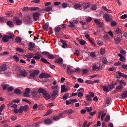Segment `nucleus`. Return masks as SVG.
<instances>
[{
  "label": "nucleus",
  "instance_id": "obj_1",
  "mask_svg": "<svg viewBox=\"0 0 127 127\" xmlns=\"http://www.w3.org/2000/svg\"><path fill=\"white\" fill-rule=\"evenodd\" d=\"M14 38V35L10 33L9 35L4 36L2 38V40L4 42H8L10 39H13Z\"/></svg>",
  "mask_w": 127,
  "mask_h": 127
},
{
  "label": "nucleus",
  "instance_id": "obj_2",
  "mask_svg": "<svg viewBox=\"0 0 127 127\" xmlns=\"http://www.w3.org/2000/svg\"><path fill=\"white\" fill-rule=\"evenodd\" d=\"M41 61H42V62H43L44 63H45V64H48L51 69H54L55 68V66L51 64H50V62H48V61H47V60H46V59L41 58Z\"/></svg>",
  "mask_w": 127,
  "mask_h": 127
},
{
  "label": "nucleus",
  "instance_id": "obj_3",
  "mask_svg": "<svg viewBox=\"0 0 127 127\" xmlns=\"http://www.w3.org/2000/svg\"><path fill=\"white\" fill-rule=\"evenodd\" d=\"M39 16H40V13L38 12L34 13L33 15V19L34 21H37L39 19Z\"/></svg>",
  "mask_w": 127,
  "mask_h": 127
},
{
  "label": "nucleus",
  "instance_id": "obj_4",
  "mask_svg": "<svg viewBox=\"0 0 127 127\" xmlns=\"http://www.w3.org/2000/svg\"><path fill=\"white\" fill-rule=\"evenodd\" d=\"M42 123H44V124H45L46 125H51V124H52V123H53V121L48 118L47 119H45L42 121Z\"/></svg>",
  "mask_w": 127,
  "mask_h": 127
},
{
  "label": "nucleus",
  "instance_id": "obj_5",
  "mask_svg": "<svg viewBox=\"0 0 127 127\" xmlns=\"http://www.w3.org/2000/svg\"><path fill=\"white\" fill-rule=\"evenodd\" d=\"M81 7L84 8V9L86 11H88V9H89V8L91 7V5H90V4L88 3H84L81 5Z\"/></svg>",
  "mask_w": 127,
  "mask_h": 127
},
{
  "label": "nucleus",
  "instance_id": "obj_6",
  "mask_svg": "<svg viewBox=\"0 0 127 127\" xmlns=\"http://www.w3.org/2000/svg\"><path fill=\"white\" fill-rule=\"evenodd\" d=\"M55 63H57L58 64H59V65H62L64 63L63 59L61 58H59L55 60L54 61Z\"/></svg>",
  "mask_w": 127,
  "mask_h": 127
},
{
  "label": "nucleus",
  "instance_id": "obj_7",
  "mask_svg": "<svg viewBox=\"0 0 127 127\" xmlns=\"http://www.w3.org/2000/svg\"><path fill=\"white\" fill-rule=\"evenodd\" d=\"M40 79H42V78H44V79H47L50 77V74L42 73L41 74H40Z\"/></svg>",
  "mask_w": 127,
  "mask_h": 127
},
{
  "label": "nucleus",
  "instance_id": "obj_8",
  "mask_svg": "<svg viewBox=\"0 0 127 127\" xmlns=\"http://www.w3.org/2000/svg\"><path fill=\"white\" fill-rule=\"evenodd\" d=\"M14 20L16 22L17 25H21L22 24V21L20 20L18 17H14Z\"/></svg>",
  "mask_w": 127,
  "mask_h": 127
},
{
  "label": "nucleus",
  "instance_id": "obj_9",
  "mask_svg": "<svg viewBox=\"0 0 127 127\" xmlns=\"http://www.w3.org/2000/svg\"><path fill=\"white\" fill-rule=\"evenodd\" d=\"M20 108H21L22 113H23V112H27V111H28V109H29V106H28V105H26L24 106H20Z\"/></svg>",
  "mask_w": 127,
  "mask_h": 127
},
{
  "label": "nucleus",
  "instance_id": "obj_10",
  "mask_svg": "<svg viewBox=\"0 0 127 127\" xmlns=\"http://www.w3.org/2000/svg\"><path fill=\"white\" fill-rule=\"evenodd\" d=\"M30 93V89L29 88H27L25 89V93H24V97L26 98H29V93Z\"/></svg>",
  "mask_w": 127,
  "mask_h": 127
},
{
  "label": "nucleus",
  "instance_id": "obj_11",
  "mask_svg": "<svg viewBox=\"0 0 127 127\" xmlns=\"http://www.w3.org/2000/svg\"><path fill=\"white\" fill-rule=\"evenodd\" d=\"M39 74V70H35L33 72L30 73L31 77H32V78H35Z\"/></svg>",
  "mask_w": 127,
  "mask_h": 127
},
{
  "label": "nucleus",
  "instance_id": "obj_12",
  "mask_svg": "<svg viewBox=\"0 0 127 127\" xmlns=\"http://www.w3.org/2000/svg\"><path fill=\"white\" fill-rule=\"evenodd\" d=\"M67 72L68 75H69V76H71V75H72L73 73H75V70H74V69L72 68L71 67H67Z\"/></svg>",
  "mask_w": 127,
  "mask_h": 127
},
{
  "label": "nucleus",
  "instance_id": "obj_13",
  "mask_svg": "<svg viewBox=\"0 0 127 127\" xmlns=\"http://www.w3.org/2000/svg\"><path fill=\"white\" fill-rule=\"evenodd\" d=\"M7 70V66L6 64H2L0 68V72H4V71H6Z\"/></svg>",
  "mask_w": 127,
  "mask_h": 127
},
{
  "label": "nucleus",
  "instance_id": "obj_14",
  "mask_svg": "<svg viewBox=\"0 0 127 127\" xmlns=\"http://www.w3.org/2000/svg\"><path fill=\"white\" fill-rule=\"evenodd\" d=\"M61 93H65V92H68V89L66 88V85H62L61 86Z\"/></svg>",
  "mask_w": 127,
  "mask_h": 127
},
{
  "label": "nucleus",
  "instance_id": "obj_15",
  "mask_svg": "<svg viewBox=\"0 0 127 127\" xmlns=\"http://www.w3.org/2000/svg\"><path fill=\"white\" fill-rule=\"evenodd\" d=\"M32 96L34 100H38V99H39V95H38V93L36 92H33Z\"/></svg>",
  "mask_w": 127,
  "mask_h": 127
},
{
  "label": "nucleus",
  "instance_id": "obj_16",
  "mask_svg": "<svg viewBox=\"0 0 127 127\" xmlns=\"http://www.w3.org/2000/svg\"><path fill=\"white\" fill-rule=\"evenodd\" d=\"M103 18L104 19H105V21H107V22L109 21H110L111 20V18H110V15L108 14H106L104 15Z\"/></svg>",
  "mask_w": 127,
  "mask_h": 127
},
{
  "label": "nucleus",
  "instance_id": "obj_17",
  "mask_svg": "<svg viewBox=\"0 0 127 127\" xmlns=\"http://www.w3.org/2000/svg\"><path fill=\"white\" fill-rule=\"evenodd\" d=\"M38 92L39 94H42L43 95L46 93L47 92V91H46V90L45 89H43V88H40L39 89H38Z\"/></svg>",
  "mask_w": 127,
  "mask_h": 127
},
{
  "label": "nucleus",
  "instance_id": "obj_18",
  "mask_svg": "<svg viewBox=\"0 0 127 127\" xmlns=\"http://www.w3.org/2000/svg\"><path fill=\"white\" fill-rule=\"evenodd\" d=\"M118 74L120 77H122V78H124L125 79H126L127 80V75L121 73L120 71H118Z\"/></svg>",
  "mask_w": 127,
  "mask_h": 127
},
{
  "label": "nucleus",
  "instance_id": "obj_19",
  "mask_svg": "<svg viewBox=\"0 0 127 127\" xmlns=\"http://www.w3.org/2000/svg\"><path fill=\"white\" fill-rule=\"evenodd\" d=\"M8 107H11V108H14V109H16L17 108V104H13V102H11L8 105Z\"/></svg>",
  "mask_w": 127,
  "mask_h": 127
},
{
  "label": "nucleus",
  "instance_id": "obj_20",
  "mask_svg": "<svg viewBox=\"0 0 127 127\" xmlns=\"http://www.w3.org/2000/svg\"><path fill=\"white\" fill-rule=\"evenodd\" d=\"M73 113V110L68 109L64 112V114H66V115H71Z\"/></svg>",
  "mask_w": 127,
  "mask_h": 127
},
{
  "label": "nucleus",
  "instance_id": "obj_21",
  "mask_svg": "<svg viewBox=\"0 0 127 127\" xmlns=\"http://www.w3.org/2000/svg\"><path fill=\"white\" fill-rule=\"evenodd\" d=\"M43 97L44 98V99H45L46 100H49L50 99V98H51V96H50V95H49V94L47 93V92H46L44 95H43Z\"/></svg>",
  "mask_w": 127,
  "mask_h": 127
},
{
  "label": "nucleus",
  "instance_id": "obj_22",
  "mask_svg": "<svg viewBox=\"0 0 127 127\" xmlns=\"http://www.w3.org/2000/svg\"><path fill=\"white\" fill-rule=\"evenodd\" d=\"M61 42H62L63 45L62 46V47L63 48H67V47H68V44H67L66 42H64V40H62L61 41Z\"/></svg>",
  "mask_w": 127,
  "mask_h": 127
},
{
  "label": "nucleus",
  "instance_id": "obj_23",
  "mask_svg": "<svg viewBox=\"0 0 127 127\" xmlns=\"http://www.w3.org/2000/svg\"><path fill=\"white\" fill-rule=\"evenodd\" d=\"M20 74L21 76H22V77H26V76H27V73L24 70H21Z\"/></svg>",
  "mask_w": 127,
  "mask_h": 127
},
{
  "label": "nucleus",
  "instance_id": "obj_24",
  "mask_svg": "<svg viewBox=\"0 0 127 127\" xmlns=\"http://www.w3.org/2000/svg\"><path fill=\"white\" fill-rule=\"evenodd\" d=\"M35 46V44H34L33 42H30L29 43L28 47L29 49H31L32 48H34V47Z\"/></svg>",
  "mask_w": 127,
  "mask_h": 127
},
{
  "label": "nucleus",
  "instance_id": "obj_25",
  "mask_svg": "<svg viewBox=\"0 0 127 127\" xmlns=\"http://www.w3.org/2000/svg\"><path fill=\"white\" fill-rule=\"evenodd\" d=\"M14 113H16V114H22V111L21 110V109L20 107V109H15L14 110Z\"/></svg>",
  "mask_w": 127,
  "mask_h": 127
},
{
  "label": "nucleus",
  "instance_id": "obj_26",
  "mask_svg": "<svg viewBox=\"0 0 127 127\" xmlns=\"http://www.w3.org/2000/svg\"><path fill=\"white\" fill-rule=\"evenodd\" d=\"M40 57H41V54L37 53L36 54V56L33 57L34 59H37L39 60L40 59Z\"/></svg>",
  "mask_w": 127,
  "mask_h": 127
},
{
  "label": "nucleus",
  "instance_id": "obj_27",
  "mask_svg": "<svg viewBox=\"0 0 127 127\" xmlns=\"http://www.w3.org/2000/svg\"><path fill=\"white\" fill-rule=\"evenodd\" d=\"M24 56L27 58H32L33 57V54L31 53H29L27 55H25Z\"/></svg>",
  "mask_w": 127,
  "mask_h": 127
},
{
  "label": "nucleus",
  "instance_id": "obj_28",
  "mask_svg": "<svg viewBox=\"0 0 127 127\" xmlns=\"http://www.w3.org/2000/svg\"><path fill=\"white\" fill-rule=\"evenodd\" d=\"M7 24L10 27H14V24L12 23V22H11V21H7Z\"/></svg>",
  "mask_w": 127,
  "mask_h": 127
},
{
  "label": "nucleus",
  "instance_id": "obj_29",
  "mask_svg": "<svg viewBox=\"0 0 127 127\" xmlns=\"http://www.w3.org/2000/svg\"><path fill=\"white\" fill-rule=\"evenodd\" d=\"M121 42V38L117 37L115 39V44H119Z\"/></svg>",
  "mask_w": 127,
  "mask_h": 127
},
{
  "label": "nucleus",
  "instance_id": "obj_30",
  "mask_svg": "<svg viewBox=\"0 0 127 127\" xmlns=\"http://www.w3.org/2000/svg\"><path fill=\"white\" fill-rule=\"evenodd\" d=\"M93 71H99L101 68L99 66H97V65H95L92 67Z\"/></svg>",
  "mask_w": 127,
  "mask_h": 127
},
{
  "label": "nucleus",
  "instance_id": "obj_31",
  "mask_svg": "<svg viewBox=\"0 0 127 127\" xmlns=\"http://www.w3.org/2000/svg\"><path fill=\"white\" fill-rule=\"evenodd\" d=\"M14 93H15L17 95H20L22 93V92L18 89H16L14 90Z\"/></svg>",
  "mask_w": 127,
  "mask_h": 127
},
{
  "label": "nucleus",
  "instance_id": "obj_32",
  "mask_svg": "<svg viewBox=\"0 0 127 127\" xmlns=\"http://www.w3.org/2000/svg\"><path fill=\"white\" fill-rule=\"evenodd\" d=\"M86 98V101H87V102H91V101H92V97L90 96V95L87 94Z\"/></svg>",
  "mask_w": 127,
  "mask_h": 127
},
{
  "label": "nucleus",
  "instance_id": "obj_33",
  "mask_svg": "<svg viewBox=\"0 0 127 127\" xmlns=\"http://www.w3.org/2000/svg\"><path fill=\"white\" fill-rule=\"evenodd\" d=\"M45 10L47 11V12H49V11H51L52 10V6H48L45 9Z\"/></svg>",
  "mask_w": 127,
  "mask_h": 127
},
{
  "label": "nucleus",
  "instance_id": "obj_34",
  "mask_svg": "<svg viewBox=\"0 0 127 127\" xmlns=\"http://www.w3.org/2000/svg\"><path fill=\"white\" fill-rule=\"evenodd\" d=\"M115 32L117 34H121V33H122V30L120 28H117Z\"/></svg>",
  "mask_w": 127,
  "mask_h": 127
},
{
  "label": "nucleus",
  "instance_id": "obj_35",
  "mask_svg": "<svg viewBox=\"0 0 127 127\" xmlns=\"http://www.w3.org/2000/svg\"><path fill=\"white\" fill-rule=\"evenodd\" d=\"M53 111V110L52 109H49L47 111V112L46 113L44 116H49V115H50V114L52 113V112Z\"/></svg>",
  "mask_w": 127,
  "mask_h": 127
},
{
  "label": "nucleus",
  "instance_id": "obj_36",
  "mask_svg": "<svg viewBox=\"0 0 127 127\" xmlns=\"http://www.w3.org/2000/svg\"><path fill=\"white\" fill-rule=\"evenodd\" d=\"M80 7H82V5L80 4L76 3L74 5V8L75 9H78L80 8Z\"/></svg>",
  "mask_w": 127,
  "mask_h": 127
},
{
  "label": "nucleus",
  "instance_id": "obj_37",
  "mask_svg": "<svg viewBox=\"0 0 127 127\" xmlns=\"http://www.w3.org/2000/svg\"><path fill=\"white\" fill-rule=\"evenodd\" d=\"M102 89L104 92H109V87L108 86H102Z\"/></svg>",
  "mask_w": 127,
  "mask_h": 127
},
{
  "label": "nucleus",
  "instance_id": "obj_38",
  "mask_svg": "<svg viewBox=\"0 0 127 127\" xmlns=\"http://www.w3.org/2000/svg\"><path fill=\"white\" fill-rule=\"evenodd\" d=\"M5 108V105L3 104L1 105V106L0 107V115H1V112L2 111H3V109Z\"/></svg>",
  "mask_w": 127,
  "mask_h": 127
},
{
  "label": "nucleus",
  "instance_id": "obj_39",
  "mask_svg": "<svg viewBox=\"0 0 127 127\" xmlns=\"http://www.w3.org/2000/svg\"><path fill=\"white\" fill-rule=\"evenodd\" d=\"M5 108V105L3 104L1 105V106L0 107V115H1V112L2 111H3V109Z\"/></svg>",
  "mask_w": 127,
  "mask_h": 127
},
{
  "label": "nucleus",
  "instance_id": "obj_40",
  "mask_svg": "<svg viewBox=\"0 0 127 127\" xmlns=\"http://www.w3.org/2000/svg\"><path fill=\"white\" fill-rule=\"evenodd\" d=\"M108 88H109V90H110V91H112V90H113V89H114L115 88V84H111L108 85Z\"/></svg>",
  "mask_w": 127,
  "mask_h": 127
},
{
  "label": "nucleus",
  "instance_id": "obj_41",
  "mask_svg": "<svg viewBox=\"0 0 127 127\" xmlns=\"http://www.w3.org/2000/svg\"><path fill=\"white\" fill-rule=\"evenodd\" d=\"M86 110L87 112H88V113H90V112H92V111H93V107H86Z\"/></svg>",
  "mask_w": 127,
  "mask_h": 127
},
{
  "label": "nucleus",
  "instance_id": "obj_42",
  "mask_svg": "<svg viewBox=\"0 0 127 127\" xmlns=\"http://www.w3.org/2000/svg\"><path fill=\"white\" fill-rule=\"evenodd\" d=\"M69 98V94L66 93L65 95H64L63 97V99L64 100V101H66L67 99Z\"/></svg>",
  "mask_w": 127,
  "mask_h": 127
},
{
  "label": "nucleus",
  "instance_id": "obj_43",
  "mask_svg": "<svg viewBox=\"0 0 127 127\" xmlns=\"http://www.w3.org/2000/svg\"><path fill=\"white\" fill-rule=\"evenodd\" d=\"M102 8H103V10H105V11H107L109 13H111V12H112V11L111 10L108 9L106 7H105L104 6H102Z\"/></svg>",
  "mask_w": 127,
  "mask_h": 127
},
{
  "label": "nucleus",
  "instance_id": "obj_44",
  "mask_svg": "<svg viewBox=\"0 0 127 127\" xmlns=\"http://www.w3.org/2000/svg\"><path fill=\"white\" fill-rule=\"evenodd\" d=\"M48 58H49V59H54V55L49 53V55H48Z\"/></svg>",
  "mask_w": 127,
  "mask_h": 127
},
{
  "label": "nucleus",
  "instance_id": "obj_45",
  "mask_svg": "<svg viewBox=\"0 0 127 127\" xmlns=\"http://www.w3.org/2000/svg\"><path fill=\"white\" fill-rule=\"evenodd\" d=\"M110 103H111V98L107 97L106 98V105H109V104H110Z\"/></svg>",
  "mask_w": 127,
  "mask_h": 127
},
{
  "label": "nucleus",
  "instance_id": "obj_46",
  "mask_svg": "<svg viewBox=\"0 0 127 127\" xmlns=\"http://www.w3.org/2000/svg\"><path fill=\"white\" fill-rule=\"evenodd\" d=\"M15 41L17 43H20V42H21V38L19 37H17L15 39Z\"/></svg>",
  "mask_w": 127,
  "mask_h": 127
},
{
  "label": "nucleus",
  "instance_id": "obj_47",
  "mask_svg": "<svg viewBox=\"0 0 127 127\" xmlns=\"http://www.w3.org/2000/svg\"><path fill=\"white\" fill-rule=\"evenodd\" d=\"M60 30H61V28H60V27H56L55 29V32L58 33Z\"/></svg>",
  "mask_w": 127,
  "mask_h": 127
},
{
  "label": "nucleus",
  "instance_id": "obj_48",
  "mask_svg": "<svg viewBox=\"0 0 127 127\" xmlns=\"http://www.w3.org/2000/svg\"><path fill=\"white\" fill-rule=\"evenodd\" d=\"M79 43H80V44H81V45H85V44H86V42L84 40H81L79 41Z\"/></svg>",
  "mask_w": 127,
  "mask_h": 127
},
{
  "label": "nucleus",
  "instance_id": "obj_49",
  "mask_svg": "<svg viewBox=\"0 0 127 127\" xmlns=\"http://www.w3.org/2000/svg\"><path fill=\"white\" fill-rule=\"evenodd\" d=\"M119 84L120 85H123L124 86H126L127 85V83H126V82H125V81L124 80H121L119 82Z\"/></svg>",
  "mask_w": 127,
  "mask_h": 127
},
{
  "label": "nucleus",
  "instance_id": "obj_50",
  "mask_svg": "<svg viewBox=\"0 0 127 127\" xmlns=\"http://www.w3.org/2000/svg\"><path fill=\"white\" fill-rule=\"evenodd\" d=\"M74 54H75V55H77V56H79L81 53H80V51H79V50H76L74 52Z\"/></svg>",
  "mask_w": 127,
  "mask_h": 127
},
{
  "label": "nucleus",
  "instance_id": "obj_51",
  "mask_svg": "<svg viewBox=\"0 0 127 127\" xmlns=\"http://www.w3.org/2000/svg\"><path fill=\"white\" fill-rule=\"evenodd\" d=\"M6 15H7L8 16H13V14H12V12H11V11H9L6 13Z\"/></svg>",
  "mask_w": 127,
  "mask_h": 127
},
{
  "label": "nucleus",
  "instance_id": "obj_52",
  "mask_svg": "<svg viewBox=\"0 0 127 127\" xmlns=\"http://www.w3.org/2000/svg\"><path fill=\"white\" fill-rule=\"evenodd\" d=\"M13 58H14V59H15V60L17 62L19 61V58H18V57L16 55L13 56Z\"/></svg>",
  "mask_w": 127,
  "mask_h": 127
},
{
  "label": "nucleus",
  "instance_id": "obj_53",
  "mask_svg": "<svg viewBox=\"0 0 127 127\" xmlns=\"http://www.w3.org/2000/svg\"><path fill=\"white\" fill-rule=\"evenodd\" d=\"M114 66H120V65H122V62H118L117 63H114Z\"/></svg>",
  "mask_w": 127,
  "mask_h": 127
},
{
  "label": "nucleus",
  "instance_id": "obj_54",
  "mask_svg": "<svg viewBox=\"0 0 127 127\" xmlns=\"http://www.w3.org/2000/svg\"><path fill=\"white\" fill-rule=\"evenodd\" d=\"M62 6L63 8H66L68 6V3H64L62 4Z\"/></svg>",
  "mask_w": 127,
  "mask_h": 127
},
{
  "label": "nucleus",
  "instance_id": "obj_55",
  "mask_svg": "<svg viewBox=\"0 0 127 127\" xmlns=\"http://www.w3.org/2000/svg\"><path fill=\"white\" fill-rule=\"evenodd\" d=\"M110 116L107 115L106 117H105V122H109V120H110Z\"/></svg>",
  "mask_w": 127,
  "mask_h": 127
},
{
  "label": "nucleus",
  "instance_id": "obj_56",
  "mask_svg": "<svg viewBox=\"0 0 127 127\" xmlns=\"http://www.w3.org/2000/svg\"><path fill=\"white\" fill-rule=\"evenodd\" d=\"M121 68L124 69V70H127V64H123Z\"/></svg>",
  "mask_w": 127,
  "mask_h": 127
},
{
  "label": "nucleus",
  "instance_id": "obj_57",
  "mask_svg": "<svg viewBox=\"0 0 127 127\" xmlns=\"http://www.w3.org/2000/svg\"><path fill=\"white\" fill-rule=\"evenodd\" d=\"M116 89H117L118 91H120V90H123V86L119 85L118 86H117Z\"/></svg>",
  "mask_w": 127,
  "mask_h": 127
},
{
  "label": "nucleus",
  "instance_id": "obj_58",
  "mask_svg": "<svg viewBox=\"0 0 127 127\" xmlns=\"http://www.w3.org/2000/svg\"><path fill=\"white\" fill-rule=\"evenodd\" d=\"M106 51L105 50V49H100V53L102 55H104V54L105 53Z\"/></svg>",
  "mask_w": 127,
  "mask_h": 127
},
{
  "label": "nucleus",
  "instance_id": "obj_59",
  "mask_svg": "<svg viewBox=\"0 0 127 127\" xmlns=\"http://www.w3.org/2000/svg\"><path fill=\"white\" fill-rule=\"evenodd\" d=\"M43 27L45 30H46V31H48V25H43Z\"/></svg>",
  "mask_w": 127,
  "mask_h": 127
},
{
  "label": "nucleus",
  "instance_id": "obj_60",
  "mask_svg": "<svg viewBox=\"0 0 127 127\" xmlns=\"http://www.w3.org/2000/svg\"><path fill=\"white\" fill-rule=\"evenodd\" d=\"M58 94V91L57 90H55L53 92V97H55Z\"/></svg>",
  "mask_w": 127,
  "mask_h": 127
},
{
  "label": "nucleus",
  "instance_id": "obj_61",
  "mask_svg": "<svg viewBox=\"0 0 127 127\" xmlns=\"http://www.w3.org/2000/svg\"><path fill=\"white\" fill-rule=\"evenodd\" d=\"M52 90H57L58 89V85H54L52 86Z\"/></svg>",
  "mask_w": 127,
  "mask_h": 127
},
{
  "label": "nucleus",
  "instance_id": "obj_62",
  "mask_svg": "<svg viewBox=\"0 0 127 127\" xmlns=\"http://www.w3.org/2000/svg\"><path fill=\"white\" fill-rule=\"evenodd\" d=\"M117 23L116 21H112L111 23V26H116L117 25Z\"/></svg>",
  "mask_w": 127,
  "mask_h": 127
},
{
  "label": "nucleus",
  "instance_id": "obj_63",
  "mask_svg": "<svg viewBox=\"0 0 127 127\" xmlns=\"http://www.w3.org/2000/svg\"><path fill=\"white\" fill-rule=\"evenodd\" d=\"M16 50L17 51H19V52H24V51H23V49L19 47L17 48Z\"/></svg>",
  "mask_w": 127,
  "mask_h": 127
},
{
  "label": "nucleus",
  "instance_id": "obj_64",
  "mask_svg": "<svg viewBox=\"0 0 127 127\" xmlns=\"http://www.w3.org/2000/svg\"><path fill=\"white\" fill-rule=\"evenodd\" d=\"M69 27H75V24L72 22H70V25H69Z\"/></svg>",
  "mask_w": 127,
  "mask_h": 127
}]
</instances>
